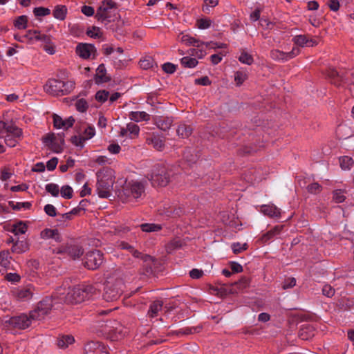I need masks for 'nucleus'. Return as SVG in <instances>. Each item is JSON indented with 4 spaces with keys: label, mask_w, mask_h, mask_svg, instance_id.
I'll return each mask as SVG.
<instances>
[{
    "label": "nucleus",
    "mask_w": 354,
    "mask_h": 354,
    "mask_svg": "<svg viewBox=\"0 0 354 354\" xmlns=\"http://www.w3.org/2000/svg\"><path fill=\"white\" fill-rule=\"evenodd\" d=\"M97 289L93 285H81L73 288L67 295L64 292L59 293V302L71 304L81 303L95 294Z\"/></svg>",
    "instance_id": "f257e3e1"
},
{
    "label": "nucleus",
    "mask_w": 354,
    "mask_h": 354,
    "mask_svg": "<svg viewBox=\"0 0 354 354\" xmlns=\"http://www.w3.org/2000/svg\"><path fill=\"white\" fill-rule=\"evenodd\" d=\"M96 192L99 197L107 198L111 195L115 183L114 171L111 168H103L97 173Z\"/></svg>",
    "instance_id": "f03ea898"
},
{
    "label": "nucleus",
    "mask_w": 354,
    "mask_h": 354,
    "mask_svg": "<svg viewBox=\"0 0 354 354\" xmlns=\"http://www.w3.org/2000/svg\"><path fill=\"white\" fill-rule=\"evenodd\" d=\"M22 135V129L17 127L12 121H0V138L3 139L10 147L16 146Z\"/></svg>",
    "instance_id": "7ed1b4c3"
},
{
    "label": "nucleus",
    "mask_w": 354,
    "mask_h": 354,
    "mask_svg": "<svg viewBox=\"0 0 354 354\" xmlns=\"http://www.w3.org/2000/svg\"><path fill=\"white\" fill-rule=\"evenodd\" d=\"M147 178L153 186L165 187L170 181L171 174L165 165L157 164L153 167Z\"/></svg>",
    "instance_id": "20e7f679"
},
{
    "label": "nucleus",
    "mask_w": 354,
    "mask_h": 354,
    "mask_svg": "<svg viewBox=\"0 0 354 354\" xmlns=\"http://www.w3.org/2000/svg\"><path fill=\"white\" fill-rule=\"evenodd\" d=\"M58 293L53 295L51 297H46L39 301L37 306L34 310L30 311L32 315V319L35 321H41L50 313L55 303L59 302Z\"/></svg>",
    "instance_id": "39448f33"
},
{
    "label": "nucleus",
    "mask_w": 354,
    "mask_h": 354,
    "mask_svg": "<svg viewBox=\"0 0 354 354\" xmlns=\"http://www.w3.org/2000/svg\"><path fill=\"white\" fill-rule=\"evenodd\" d=\"M124 283L122 279H117L115 281H107L104 288L103 299L108 302L116 301L123 292Z\"/></svg>",
    "instance_id": "423d86ee"
},
{
    "label": "nucleus",
    "mask_w": 354,
    "mask_h": 354,
    "mask_svg": "<svg viewBox=\"0 0 354 354\" xmlns=\"http://www.w3.org/2000/svg\"><path fill=\"white\" fill-rule=\"evenodd\" d=\"M33 321L35 320L32 319V315L29 312L28 314L21 313L19 315L11 317L5 322V324L15 329L24 330L29 328Z\"/></svg>",
    "instance_id": "0eeeda50"
},
{
    "label": "nucleus",
    "mask_w": 354,
    "mask_h": 354,
    "mask_svg": "<svg viewBox=\"0 0 354 354\" xmlns=\"http://www.w3.org/2000/svg\"><path fill=\"white\" fill-rule=\"evenodd\" d=\"M144 192L145 185L138 181L129 182L123 189V194L129 201L141 197Z\"/></svg>",
    "instance_id": "6e6552de"
},
{
    "label": "nucleus",
    "mask_w": 354,
    "mask_h": 354,
    "mask_svg": "<svg viewBox=\"0 0 354 354\" xmlns=\"http://www.w3.org/2000/svg\"><path fill=\"white\" fill-rule=\"evenodd\" d=\"M35 294V288L32 285L19 286L11 291V296L17 301H28Z\"/></svg>",
    "instance_id": "1a4fd4ad"
},
{
    "label": "nucleus",
    "mask_w": 354,
    "mask_h": 354,
    "mask_svg": "<svg viewBox=\"0 0 354 354\" xmlns=\"http://www.w3.org/2000/svg\"><path fill=\"white\" fill-rule=\"evenodd\" d=\"M103 254L100 250H92L86 253L84 266L89 270H96L103 263Z\"/></svg>",
    "instance_id": "9d476101"
},
{
    "label": "nucleus",
    "mask_w": 354,
    "mask_h": 354,
    "mask_svg": "<svg viewBox=\"0 0 354 354\" xmlns=\"http://www.w3.org/2000/svg\"><path fill=\"white\" fill-rule=\"evenodd\" d=\"M299 53L300 49L297 47H294L291 51L288 53L274 49L270 51V57L274 61L285 62L295 57Z\"/></svg>",
    "instance_id": "9b49d317"
},
{
    "label": "nucleus",
    "mask_w": 354,
    "mask_h": 354,
    "mask_svg": "<svg viewBox=\"0 0 354 354\" xmlns=\"http://www.w3.org/2000/svg\"><path fill=\"white\" fill-rule=\"evenodd\" d=\"M115 3L111 0H105L102 1L100 6L98 8L95 17L98 21L102 22L108 21V19L110 17L111 10L114 7Z\"/></svg>",
    "instance_id": "f8f14e48"
},
{
    "label": "nucleus",
    "mask_w": 354,
    "mask_h": 354,
    "mask_svg": "<svg viewBox=\"0 0 354 354\" xmlns=\"http://www.w3.org/2000/svg\"><path fill=\"white\" fill-rule=\"evenodd\" d=\"M84 354H109L108 348L102 342L91 341L84 346Z\"/></svg>",
    "instance_id": "ddd939ff"
},
{
    "label": "nucleus",
    "mask_w": 354,
    "mask_h": 354,
    "mask_svg": "<svg viewBox=\"0 0 354 354\" xmlns=\"http://www.w3.org/2000/svg\"><path fill=\"white\" fill-rule=\"evenodd\" d=\"M96 48L94 45L90 44H79L76 46V54L80 57L87 59L91 57H95L96 55Z\"/></svg>",
    "instance_id": "4468645a"
},
{
    "label": "nucleus",
    "mask_w": 354,
    "mask_h": 354,
    "mask_svg": "<svg viewBox=\"0 0 354 354\" xmlns=\"http://www.w3.org/2000/svg\"><path fill=\"white\" fill-rule=\"evenodd\" d=\"M57 253H66L72 259H76L83 254L84 250L80 246L68 245L64 246L63 248L59 249L57 251Z\"/></svg>",
    "instance_id": "2eb2a0df"
},
{
    "label": "nucleus",
    "mask_w": 354,
    "mask_h": 354,
    "mask_svg": "<svg viewBox=\"0 0 354 354\" xmlns=\"http://www.w3.org/2000/svg\"><path fill=\"white\" fill-rule=\"evenodd\" d=\"M62 81L56 79H50L44 86V90L52 95H61Z\"/></svg>",
    "instance_id": "dca6fc26"
},
{
    "label": "nucleus",
    "mask_w": 354,
    "mask_h": 354,
    "mask_svg": "<svg viewBox=\"0 0 354 354\" xmlns=\"http://www.w3.org/2000/svg\"><path fill=\"white\" fill-rule=\"evenodd\" d=\"M74 122L75 120L73 117L63 120L60 116L56 114L53 115V124L56 129H68L73 125Z\"/></svg>",
    "instance_id": "f3484780"
},
{
    "label": "nucleus",
    "mask_w": 354,
    "mask_h": 354,
    "mask_svg": "<svg viewBox=\"0 0 354 354\" xmlns=\"http://www.w3.org/2000/svg\"><path fill=\"white\" fill-rule=\"evenodd\" d=\"M261 212L270 218H279L281 216V209L274 204L261 205Z\"/></svg>",
    "instance_id": "a211bd4d"
},
{
    "label": "nucleus",
    "mask_w": 354,
    "mask_h": 354,
    "mask_svg": "<svg viewBox=\"0 0 354 354\" xmlns=\"http://www.w3.org/2000/svg\"><path fill=\"white\" fill-rule=\"evenodd\" d=\"M178 39L182 42L184 43L186 46H193L197 48H200L201 46H203L204 42L201 41L195 37H192L188 34L180 33L178 36Z\"/></svg>",
    "instance_id": "6ab92c4d"
},
{
    "label": "nucleus",
    "mask_w": 354,
    "mask_h": 354,
    "mask_svg": "<svg viewBox=\"0 0 354 354\" xmlns=\"http://www.w3.org/2000/svg\"><path fill=\"white\" fill-rule=\"evenodd\" d=\"M283 225H276L273 228H272L270 230L267 232L266 233L263 234L261 239L260 241L265 244L267 243L270 240H272L274 237L279 235L283 230Z\"/></svg>",
    "instance_id": "aec40b11"
},
{
    "label": "nucleus",
    "mask_w": 354,
    "mask_h": 354,
    "mask_svg": "<svg viewBox=\"0 0 354 354\" xmlns=\"http://www.w3.org/2000/svg\"><path fill=\"white\" fill-rule=\"evenodd\" d=\"M155 124L157 127L162 131L170 129L173 124V119L170 117L159 116L155 118Z\"/></svg>",
    "instance_id": "412c9836"
},
{
    "label": "nucleus",
    "mask_w": 354,
    "mask_h": 354,
    "mask_svg": "<svg viewBox=\"0 0 354 354\" xmlns=\"http://www.w3.org/2000/svg\"><path fill=\"white\" fill-rule=\"evenodd\" d=\"M97 324L96 326L102 328L101 331L105 334L114 333L117 330V328L113 326V324H116L115 321H97Z\"/></svg>",
    "instance_id": "4be33fe9"
},
{
    "label": "nucleus",
    "mask_w": 354,
    "mask_h": 354,
    "mask_svg": "<svg viewBox=\"0 0 354 354\" xmlns=\"http://www.w3.org/2000/svg\"><path fill=\"white\" fill-rule=\"evenodd\" d=\"M42 42L41 47L49 55H54L55 53V45L51 41L49 35H43L41 38H39Z\"/></svg>",
    "instance_id": "5701e85b"
},
{
    "label": "nucleus",
    "mask_w": 354,
    "mask_h": 354,
    "mask_svg": "<svg viewBox=\"0 0 354 354\" xmlns=\"http://www.w3.org/2000/svg\"><path fill=\"white\" fill-rule=\"evenodd\" d=\"M110 80V77L106 75V70L104 64H102L98 66L96 70L95 81L97 84L107 82Z\"/></svg>",
    "instance_id": "b1692460"
},
{
    "label": "nucleus",
    "mask_w": 354,
    "mask_h": 354,
    "mask_svg": "<svg viewBox=\"0 0 354 354\" xmlns=\"http://www.w3.org/2000/svg\"><path fill=\"white\" fill-rule=\"evenodd\" d=\"M146 142L158 151H162L165 147L164 140L157 135H153L151 138H147Z\"/></svg>",
    "instance_id": "393cba45"
},
{
    "label": "nucleus",
    "mask_w": 354,
    "mask_h": 354,
    "mask_svg": "<svg viewBox=\"0 0 354 354\" xmlns=\"http://www.w3.org/2000/svg\"><path fill=\"white\" fill-rule=\"evenodd\" d=\"M131 120L136 122H140L142 121L148 122L150 120V115L145 111H131L129 114Z\"/></svg>",
    "instance_id": "a878e982"
},
{
    "label": "nucleus",
    "mask_w": 354,
    "mask_h": 354,
    "mask_svg": "<svg viewBox=\"0 0 354 354\" xmlns=\"http://www.w3.org/2000/svg\"><path fill=\"white\" fill-rule=\"evenodd\" d=\"M75 338L71 335H61L57 339V346L59 348L65 349L69 345L73 344Z\"/></svg>",
    "instance_id": "bb28decb"
},
{
    "label": "nucleus",
    "mask_w": 354,
    "mask_h": 354,
    "mask_svg": "<svg viewBox=\"0 0 354 354\" xmlns=\"http://www.w3.org/2000/svg\"><path fill=\"white\" fill-rule=\"evenodd\" d=\"M163 302L160 300H156L152 302L149 306L147 312V315L150 317H155L158 315V313L162 310Z\"/></svg>",
    "instance_id": "cd10ccee"
},
{
    "label": "nucleus",
    "mask_w": 354,
    "mask_h": 354,
    "mask_svg": "<svg viewBox=\"0 0 354 354\" xmlns=\"http://www.w3.org/2000/svg\"><path fill=\"white\" fill-rule=\"evenodd\" d=\"M40 236L44 239H53L56 241H60V236L58 230L56 229L46 228L41 232Z\"/></svg>",
    "instance_id": "c85d7f7f"
},
{
    "label": "nucleus",
    "mask_w": 354,
    "mask_h": 354,
    "mask_svg": "<svg viewBox=\"0 0 354 354\" xmlns=\"http://www.w3.org/2000/svg\"><path fill=\"white\" fill-rule=\"evenodd\" d=\"M183 246V242L178 238H175L171 240L166 245L165 250L167 253H172L175 250L182 248Z\"/></svg>",
    "instance_id": "c756f323"
},
{
    "label": "nucleus",
    "mask_w": 354,
    "mask_h": 354,
    "mask_svg": "<svg viewBox=\"0 0 354 354\" xmlns=\"http://www.w3.org/2000/svg\"><path fill=\"white\" fill-rule=\"evenodd\" d=\"M327 76L330 80L331 82L337 86H339L342 82V77L339 75V72L334 68H330L327 71Z\"/></svg>",
    "instance_id": "7c9ffc66"
},
{
    "label": "nucleus",
    "mask_w": 354,
    "mask_h": 354,
    "mask_svg": "<svg viewBox=\"0 0 354 354\" xmlns=\"http://www.w3.org/2000/svg\"><path fill=\"white\" fill-rule=\"evenodd\" d=\"M10 257L8 251L0 252V272H3L10 266Z\"/></svg>",
    "instance_id": "2f4dec72"
},
{
    "label": "nucleus",
    "mask_w": 354,
    "mask_h": 354,
    "mask_svg": "<svg viewBox=\"0 0 354 354\" xmlns=\"http://www.w3.org/2000/svg\"><path fill=\"white\" fill-rule=\"evenodd\" d=\"M53 14L55 19L63 21L66 17L67 8L64 5H57L55 7Z\"/></svg>",
    "instance_id": "473e14b6"
},
{
    "label": "nucleus",
    "mask_w": 354,
    "mask_h": 354,
    "mask_svg": "<svg viewBox=\"0 0 354 354\" xmlns=\"http://www.w3.org/2000/svg\"><path fill=\"white\" fill-rule=\"evenodd\" d=\"M176 132L178 136L185 138L189 137L192 134V129L190 126L185 124H180L178 127Z\"/></svg>",
    "instance_id": "72a5a7b5"
},
{
    "label": "nucleus",
    "mask_w": 354,
    "mask_h": 354,
    "mask_svg": "<svg viewBox=\"0 0 354 354\" xmlns=\"http://www.w3.org/2000/svg\"><path fill=\"white\" fill-rule=\"evenodd\" d=\"M183 210L180 208L176 209L170 205H167V207H164V209L160 213L162 214H165L167 216H180L182 214Z\"/></svg>",
    "instance_id": "f704fd0d"
},
{
    "label": "nucleus",
    "mask_w": 354,
    "mask_h": 354,
    "mask_svg": "<svg viewBox=\"0 0 354 354\" xmlns=\"http://www.w3.org/2000/svg\"><path fill=\"white\" fill-rule=\"evenodd\" d=\"M75 82L73 81H62V89H61V95H67L71 93L75 88Z\"/></svg>",
    "instance_id": "c9c22d12"
},
{
    "label": "nucleus",
    "mask_w": 354,
    "mask_h": 354,
    "mask_svg": "<svg viewBox=\"0 0 354 354\" xmlns=\"http://www.w3.org/2000/svg\"><path fill=\"white\" fill-rule=\"evenodd\" d=\"M198 62L196 59L191 57H184L180 59L181 65L185 68H192L197 66Z\"/></svg>",
    "instance_id": "e433bc0d"
},
{
    "label": "nucleus",
    "mask_w": 354,
    "mask_h": 354,
    "mask_svg": "<svg viewBox=\"0 0 354 354\" xmlns=\"http://www.w3.org/2000/svg\"><path fill=\"white\" fill-rule=\"evenodd\" d=\"M28 24V17L26 15H21L16 18L14 26L19 30L26 29Z\"/></svg>",
    "instance_id": "4c0bfd02"
},
{
    "label": "nucleus",
    "mask_w": 354,
    "mask_h": 354,
    "mask_svg": "<svg viewBox=\"0 0 354 354\" xmlns=\"http://www.w3.org/2000/svg\"><path fill=\"white\" fill-rule=\"evenodd\" d=\"M141 230L145 232H158L162 229V226L155 223H143L140 225Z\"/></svg>",
    "instance_id": "58836bf2"
},
{
    "label": "nucleus",
    "mask_w": 354,
    "mask_h": 354,
    "mask_svg": "<svg viewBox=\"0 0 354 354\" xmlns=\"http://www.w3.org/2000/svg\"><path fill=\"white\" fill-rule=\"evenodd\" d=\"M314 335L313 331L312 330V327L309 326H306L305 327H302L299 333V336L301 339L307 340L311 338Z\"/></svg>",
    "instance_id": "ea45409f"
},
{
    "label": "nucleus",
    "mask_w": 354,
    "mask_h": 354,
    "mask_svg": "<svg viewBox=\"0 0 354 354\" xmlns=\"http://www.w3.org/2000/svg\"><path fill=\"white\" fill-rule=\"evenodd\" d=\"M127 128L129 133V137L130 138H134L138 136L140 127L137 124L130 122L127 124Z\"/></svg>",
    "instance_id": "a19ab883"
},
{
    "label": "nucleus",
    "mask_w": 354,
    "mask_h": 354,
    "mask_svg": "<svg viewBox=\"0 0 354 354\" xmlns=\"http://www.w3.org/2000/svg\"><path fill=\"white\" fill-rule=\"evenodd\" d=\"M339 164L342 169H350L353 165V160L349 156H342L339 158Z\"/></svg>",
    "instance_id": "79ce46f5"
},
{
    "label": "nucleus",
    "mask_w": 354,
    "mask_h": 354,
    "mask_svg": "<svg viewBox=\"0 0 354 354\" xmlns=\"http://www.w3.org/2000/svg\"><path fill=\"white\" fill-rule=\"evenodd\" d=\"M248 79V74L245 71H239L234 74V81L236 85L241 86Z\"/></svg>",
    "instance_id": "37998d69"
},
{
    "label": "nucleus",
    "mask_w": 354,
    "mask_h": 354,
    "mask_svg": "<svg viewBox=\"0 0 354 354\" xmlns=\"http://www.w3.org/2000/svg\"><path fill=\"white\" fill-rule=\"evenodd\" d=\"M44 34H41L39 31L36 30H28L26 33L24 35L26 39L40 41L39 38H41Z\"/></svg>",
    "instance_id": "c03bdc74"
},
{
    "label": "nucleus",
    "mask_w": 354,
    "mask_h": 354,
    "mask_svg": "<svg viewBox=\"0 0 354 354\" xmlns=\"http://www.w3.org/2000/svg\"><path fill=\"white\" fill-rule=\"evenodd\" d=\"M86 35L90 37L99 39L102 36L101 29L96 26H93L91 28L86 30Z\"/></svg>",
    "instance_id": "a18cd8bd"
},
{
    "label": "nucleus",
    "mask_w": 354,
    "mask_h": 354,
    "mask_svg": "<svg viewBox=\"0 0 354 354\" xmlns=\"http://www.w3.org/2000/svg\"><path fill=\"white\" fill-rule=\"evenodd\" d=\"M45 189L46 192L50 194L53 196H58L59 193V187L58 185L55 183H48L46 185Z\"/></svg>",
    "instance_id": "49530a36"
},
{
    "label": "nucleus",
    "mask_w": 354,
    "mask_h": 354,
    "mask_svg": "<svg viewBox=\"0 0 354 354\" xmlns=\"http://www.w3.org/2000/svg\"><path fill=\"white\" fill-rule=\"evenodd\" d=\"M295 44L304 47L308 44V38L305 35H296L292 38Z\"/></svg>",
    "instance_id": "de8ad7c7"
},
{
    "label": "nucleus",
    "mask_w": 354,
    "mask_h": 354,
    "mask_svg": "<svg viewBox=\"0 0 354 354\" xmlns=\"http://www.w3.org/2000/svg\"><path fill=\"white\" fill-rule=\"evenodd\" d=\"M27 231V225L22 223L19 222L13 225L12 232L15 235L24 234Z\"/></svg>",
    "instance_id": "09e8293b"
},
{
    "label": "nucleus",
    "mask_w": 354,
    "mask_h": 354,
    "mask_svg": "<svg viewBox=\"0 0 354 354\" xmlns=\"http://www.w3.org/2000/svg\"><path fill=\"white\" fill-rule=\"evenodd\" d=\"M76 109L82 113L86 112L88 108V104L86 100L81 98L75 102Z\"/></svg>",
    "instance_id": "8fccbe9b"
},
{
    "label": "nucleus",
    "mask_w": 354,
    "mask_h": 354,
    "mask_svg": "<svg viewBox=\"0 0 354 354\" xmlns=\"http://www.w3.org/2000/svg\"><path fill=\"white\" fill-rule=\"evenodd\" d=\"M61 196L63 198L70 199L73 197V190L72 187L69 185H64L62 187L61 189H59Z\"/></svg>",
    "instance_id": "3c124183"
},
{
    "label": "nucleus",
    "mask_w": 354,
    "mask_h": 354,
    "mask_svg": "<svg viewBox=\"0 0 354 354\" xmlns=\"http://www.w3.org/2000/svg\"><path fill=\"white\" fill-rule=\"evenodd\" d=\"M140 68L147 70L153 66V59L151 57H147L141 59L139 62Z\"/></svg>",
    "instance_id": "603ef678"
},
{
    "label": "nucleus",
    "mask_w": 354,
    "mask_h": 354,
    "mask_svg": "<svg viewBox=\"0 0 354 354\" xmlns=\"http://www.w3.org/2000/svg\"><path fill=\"white\" fill-rule=\"evenodd\" d=\"M239 60L241 63L245 64L248 65H251L254 62V59H253L252 56L246 52L241 53V54L240 55V56L239 57Z\"/></svg>",
    "instance_id": "864d4df0"
},
{
    "label": "nucleus",
    "mask_w": 354,
    "mask_h": 354,
    "mask_svg": "<svg viewBox=\"0 0 354 354\" xmlns=\"http://www.w3.org/2000/svg\"><path fill=\"white\" fill-rule=\"evenodd\" d=\"M130 252L135 258L140 259L145 262L151 259V257L150 255L142 254L138 250H136L133 247Z\"/></svg>",
    "instance_id": "5fc2aeb1"
},
{
    "label": "nucleus",
    "mask_w": 354,
    "mask_h": 354,
    "mask_svg": "<svg viewBox=\"0 0 354 354\" xmlns=\"http://www.w3.org/2000/svg\"><path fill=\"white\" fill-rule=\"evenodd\" d=\"M333 201L337 203H340L344 201L346 196L344 192L342 189H337L333 192Z\"/></svg>",
    "instance_id": "6e6d98bb"
},
{
    "label": "nucleus",
    "mask_w": 354,
    "mask_h": 354,
    "mask_svg": "<svg viewBox=\"0 0 354 354\" xmlns=\"http://www.w3.org/2000/svg\"><path fill=\"white\" fill-rule=\"evenodd\" d=\"M95 134V130L93 127L88 126L83 131V133L81 135L84 139L86 140L92 138Z\"/></svg>",
    "instance_id": "4d7b16f0"
},
{
    "label": "nucleus",
    "mask_w": 354,
    "mask_h": 354,
    "mask_svg": "<svg viewBox=\"0 0 354 354\" xmlns=\"http://www.w3.org/2000/svg\"><path fill=\"white\" fill-rule=\"evenodd\" d=\"M109 96V93L105 90H101L96 93L95 99L97 101L101 103L105 102Z\"/></svg>",
    "instance_id": "13d9d810"
},
{
    "label": "nucleus",
    "mask_w": 354,
    "mask_h": 354,
    "mask_svg": "<svg viewBox=\"0 0 354 354\" xmlns=\"http://www.w3.org/2000/svg\"><path fill=\"white\" fill-rule=\"evenodd\" d=\"M33 12L37 17H44L48 15L50 13V10L46 8L38 7L34 9Z\"/></svg>",
    "instance_id": "bf43d9fd"
},
{
    "label": "nucleus",
    "mask_w": 354,
    "mask_h": 354,
    "mask_svg": "<svg viewBox=\"0 0 354 354\" xmlns=\"http://www.w3.org/2000/svg\"><path fill=\"white\" fill-rule=\"evenodd\" d=\"M307 190L310 194H317L322 191V186L317 183H313L307 186Z\"/></svg>",
    "instance_id": "052dcab7"
},
{
    "label": "nucleus",
    "mask_w": 354,
    "mask_h": 354,
    "mask_svg": "<svg viewBox=\"0 0 354 354\" xmlns=\"http://www.w3.org/2000/svg\"><path fill=\"white\" fill-rule=\"evenodd\" d=\"M248 245L246 243L241 245L239 243H234L232 245V249L234 254H239L244 250H246Z\"/></svg>",
    "instance_id": "680f3d73"
},
{
    "label": "nucleus",
    "mask_w": 354,
    "mask_h": 354,
    "mask_svg": "<svg viewBox=\"0 0 354 354\" xmlns=\"http://www.w3.org/2000/svg\"><path fill=\"white\" fill-rule=\"evenodd\" d=\"M335 289L329 284H326L322 288V293L327 297H332L335 295Z\"/></svg>",
    "instance_id": "e2e57ef3"
},
{
    "label": "nucleus",
    "mask_w": 354,
    "mask_h": 354,
    "mask_svg": "<svg viewBox=\"0 0 354 354\" xmlns=\"http://www.w3.org/2000/svg\"><path fill=\"white\" fill-rule=\"evenodd\" d=\"M12 175V172L9 167H5L1 171V179L2 181L8 180Z\"/></svg>",
    "instance_id": "0e129e2a"
},
{
    "label": "nucleus",
    "mask_w": 354,
    "mask_h": 354,
    "mask_svg": "<svg viewBox=\"0 0 354 354\" xmlns=\"http://www.w3.org/2000/svg\"><path fill=\"white\" fill-rule=\"evenodd\" d=\"M55 139L56 137L54 133H48L43 138V141L46 145L53 148Z\"/></svg>",
    "instance_id": "69168bd1"
},
{
    "label": "nucleus",
    "mask_w": 354,
    "mask_h": 354,
    "mask_svg": "<svg viewBox=\"0 0 354 354\" xmlns=\"http://www.w3.org/2000/svg\"><path fill=\"white\" fill-rule=\"evenodd\" d=\"M211 20L208 19H201L197 21L198 28L200 29H206L210 27Z\"/></svg>",
    "instance_id": "338daca9"
},
{
    "label": "nucleus",
    "mask_w": 354,
    "mask_h": 354,
    "mask_svg": "<svg viewBox=\"0 0 354 354\" xmlns=\"http://www.w3.org/2000/svg\"><path fill=\"white\" fill-rule=\"evenodd\" d=\"M162 70L167 73H169V74H172L174 73L175 71H176V65L170 63V62H167V63H165L162 65Z\"/></svg>",
    "instance_id": "774afa93"
}]
</instances>
